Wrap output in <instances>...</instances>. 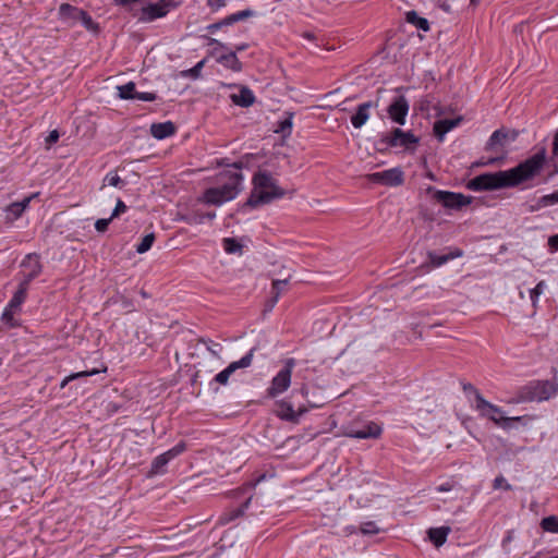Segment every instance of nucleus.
<instances>
[{
	"label": "nucleus",
	"instance_id": "f257e3e1",
	"mask_svg": "<svg viewBox=\"0 0 558 558\" xmlns=\"http://www.w3.org/2000/svg\"><path fill=\"white\" fill-rule=\"evenodd\" d=\"M546 162L547 151L545 147H542L534 155L511 169L476 175L469 181L468 189L472 191H496L515 187L541 175Z\"/></svg>",
	"mask_w": 558,
	"mask_h": 558
},
{
	"label": "nucleus",
	"instance_id": "f03ea898",
	"mask_svg": "<svg viewBox=\"0 0 558 558\" xmlns=\"http://www.w3.org/2000/svg\"><path fill=\"white\" fill-rule=\"evenodd\" d=\"M243 180V174L238 171L222 170L217 174V182L221 183V185L207 189L203 194L202 201L215 206L232 201L242 191Z\"/></svg>",
	"mask_w": 558,
	"mask_h": 558
},
{
	"label": "nucleus",
	"instance_id": "7ed1b4c3",
	"mask_svg": "<svg viewBox=\"0 0 558 558\" xmlns=\"http://www.w3.org/2000/svg\"><path fill=\"white\" fill-rule=\"evenodd\" d=\"M252 184L253 190L243 206L256 208L286 195V191L277 184V180L268 171L255 172Z\"/></svg>",
	"mask_w": 558,
	"mask_h": 558
},
{
	"label": "nucleus",
	"instance_id": "20e7f679",
	"mask_svg": "<svg viewBox=\"0 0 558 558\" xmlns=\"http://www.w3.org/2000/svg\"><path fill=\"white\" fill-rule=\"evenodd\" d=\"M556 391L557 388L549 380H531L517 390L511 402H542L553 397Z\"/></svg>",
	"mask_w": 558,
	"mask_h": 558
},
{
	"label": "nucleus",
	"instance_id": "39448f33",
	"mask_svg": "<svg viewBox=\"0 0 558 558\" xmlns=\"http://www.w3.org/2000/svg\"><path fill=\"white\" fill-rule=\"evenodd\" d=\"M58 17L61 22L66 23L69 26H74L77 22H80L86 31L96 35L100 33L99 24L93 20L87 11L70 3H62L59 7Z\"/></svg>",
	"mask_w": 558,
	"mask_h": 558
},
{
	"label": "nucleus",
	"instance_id": "423d86ee",
	"mask_svg": "<svg viewBox=\"0 0 558 558\" xmlns=\"http://www.w3.org/2000/svg\"><path fill=\"white\" fill-rule=\"evenodd\" d=\"M472 407L478 412L480 416L493 421L504 429H510L513 427L514 422H521L525 418V416H502V410L487 401L483 395L476 397V403H472Z\"/></svg>",
	"mask_w": 558,
	"mask_h": 558
},
{
	"label": "nucleus",
	"instance_id": "0eeeda50",
	"mask_svg": "<svg viewBox=\"0 0 558 558\" xmlns=\"http://www.w3.org/2000/svg\"><path fill=\"white\" fill-rule=\"evenodd\" d=\"M264 477H265V475H262L254 483L250 482V483L243 485L242 487H239L238 489L232 492L233 497L235 499L240 500L241 498H243V501H241L238 507L228 508L219 518L220 524H228V523L244 515L245 511L248 509V506H250L252 497H253L252 494H250L248 496H246V495L250 492H252L255 488L256 484Z\"/></svg>",
	"mask_w": 558,
	"mask_h": 558
},
{
	"label": "nucleus",
	"instance_id": "6e6552de",
	"mask_svg": "<svg viewBox=\"0 0 558 558\" xmlns=\"http://www.w3.org/2000/svg\"><path fill=\"white\" fill-rule=\"evenodd\" d=\"M180 5L177 0H158L155 3L148 2L140 8L138 14H134V19L140 23H150L157 19L165 17L172 9Z\"/></svg>",
	"mask_w": 558,
	"mask_h": 558
},
{
	"label": "nucleus",
	"instance_id": "1a4fd4ad",
	"mask_svg": "<svg viewBox=\"0 0 558 558\" xmlns=\"http://www.w3.org/2000/svg\"><path fill=\"white\" fill-rule=\"evenodd\" d=\"M426 193L432 195V198L441 204L447 209L460 210L472 203V196H466L462 193L450 191L437 190L434 186H428Z\"/></svg>",
	"mask_w": 558,
	"mask_h": 558
},
{
	"label": "nucleus",
	"instance_id": "9d476101",
	"mask_svg": "<svg viewBox=\"0 0 558 558\" xmlns=\"http://www.w3.org/2000/svg\"><path fill=\"white\" fill-rule=\"evenodd\" d=\"M295 366V360L290 357L284 362V366L272 378L269 388L267 389V396L275 398L278 395L284 392L291 385V376Z\"/></svg>",
	"mask_w": 558,
	"mask_h": 558
},
{
	"label": "nucleus",
	"instance_id": "9b49d317",
	"mask_svg": "<svg viewBox=\"0 0 558 558\" xmlns=\"http://www.w3.org/2000/svg\"><path fill=\"white\" fill-rule=\"evenodd\" d=\"M366 179L372 183L395 187L404 183V172L400 167H395L380 172L368 173Z\"/></svg>",
	"mask_w": 558,
	"mask_h": 558
},
{
	"label": "nucleus",
	"instance_id": "f8f14e48",
	"mask_svg": "<svg viewBox=\"0 0 558 558\" xmlns=\"http://www.w3.org/2000/svg\"><path fill=\"white\" fill-rule=\"evenodd\" d=\"M21 268L23 269L21 272V282L29 287L31 282L43 272V264L39 254H27L21 263Z\"/></svg>",
	"mask_w": 558,
	"mask_h": 558
},
{
	"label": "nucleus",
	"instance_id": "ddd939ff",
	"mask_svg": "<svg viewBox=\"0 0 558 558\" xmlns=\"http://www.w3.org/2000/svg\"><path fill=\"white\" fill-rule=\"evenodd\" d=\"M307 412L305 405H300L296 410L292 402L288 399H282L276 402L275 414L282 421L290 423H299L300 417Z\"/></svg>",
	"mask_w": 558,
	"mask_h": 558
},
{
	"label": "nucleus",
	"instance_id": "4468645a",
	"mask_svg": "<svg viewBox=\"0 0 558 558\" xmlns=\"http://www.w3.org/2000/svg\"><path fill=\"white\" fill-rule=\"evenodd\" d=\"M256 348H252L239 361L231 362L223 371L218 373L214 377V381L220 385H227L230 376L239 368L248 367L252 364L253 355Z\"/></svg>",
	"mask_w": 558,
	"mask_h": 558
},
{
	"label": "nucleus",
	"instance_id": "2eb2a0df",
	"mask_svg": "<svg viewBox=\"0 0 558 558\" xmlns=\"http://www.w3.org/2000/svg\"><path fill=\"white\" fill-rule=\"evenodd\" d=\"M118 97L123 100H141V101H155L157 95L155 93H140L136 90L134 82H128L124 85L117 87Z\"/></svg>",
	"mask_w": 558,
	"mask_h": 558
},
{
	"label": "nucleus",
	"instance_id": "dca6fc26",
	"mask_svg": "<svg viewBox=\"0 0 558 558\" xmlns=\"http://www.w3.org/2000/svg\"><path fill=\"white\" fill-rule=\"evenodd\" d=\"M387 112L389 114V118L395 123L403 125L405 123V118L409 112L408 99L402 95L395 97L391 104L388 106Z\"/></svg>",
	"mask_w": 558,
	"mask_h": 558
},
{
	"label": "nucleus",
	"instance_id": "f3484780",
	"mask_svg": "<svg viewBox=\"0 0 558 558\" xmlns=\"http://www.w3.org/2000/svg\"><path fill=\"white\" fill-rule=\"evenodd\" d=\"M383 433V428L375 422H367L361 428H355L353 426L349 427L344 435L350 438L356 439H368V438H379Z\"/></svg>",
	"mask_w": 558,
	"mask_h": 558
},
{
	"label": "nucleus",
	"instance_id": "a211bd4d",
	"mask_svg": "<svg viewBox=\"0 0 558 558\" xmlns=\"http://www.w3.org/2000/svg\"><path fill=\"white\" fill-rule=\"evenodd\" d=\"M518 136L517 131H506L504 129H499L493 132L490 137L488 138L485 150L487 151H495L497 150V147H504L508 142L515 141Z\"/></svg>",
	"mask_w": 558,
	"mask_h": 558
},
{
	"label": "nucleus",
	"instance_id": "6ab92c4d",
	"mask_svg": "<svg viewBox=\"0 0 558 558\" xmlns=\"http://www.w3.org/2000/svg\"><path fill=\"white\" fill-rule=\"evenodd\" d=\"M376 107V104L373 101H366L363 104H360L356 107L355 112L351 116V123L354 126V129H361L369 119L371 117V110Z\"/></svg>",
	"mask_w": 558,
	"mask_h": 558
},
{
	"label": "nucleus",
	"instance_id": "aec40b11",
	"mask_svg": "<svg viewBox=\"0 0 558 558\" xmlns=\"http://www.w3.org/2000/svg\"><path fill=\"white\" fill-rule=\"evenodd\" d=\"M462 117H458L454 119H441L434 123V135L436 138L441 142L445 137V135L450 132L452 129L458 126L461 121Z\"/></svg>",
	"mask_w": 558,
	"mask_h": 558
},
{
	"label": "nucleus",
	"instance_id": "412c9836",
	"mask_svg": "<svg viewBox=\"0 0 558 558\" xmlns=\"http://www.w3.org/2000/svg\"><path fill=\"white\" fill-rule=\"evenodd\" d=\"M177 126L171 121L153 123L150 125V134L157 140H163L174 135Z\"/></svg>",
	"mask_w": 558,
	"mask_h": 558
},
{
	"label": "nucleus",
	"instance_id": "4be33fe9",
	"mask_svg": "<svg viewBox=\"0 0 558 558\" xmlns=\"http://www.w3.org/2000/svg\"><path fill=\"white\" fill-rule=\"evenodd\" d=\"M230 98L234 105L242 108L251 107L256 100L254 93L247 86H241L240 93L232 94Z\"/></svg>",
	"mask_w": 558,
	"mask_h": 558
},
{
	"label": "nucleus",
	"instance_id": "5701e85b",
	"mask_svg": "<svg viewBox=\"0 0 558 558\" xmlns=\"http://www.w3.org/2000/svg\"><path fill=\"white\" fill-rule=\"evenodd\" d=\"M216 61L221 64L223 68L229 69L233 72H241L243 69V63L238 58L235 51H228L227 53L220 54L216 58Z\"/></svg>",
	"mask_w": 558,
	"mask_h": 558
},
{
	"label": "nucleus",
	"instance_id": "b1692460",
	"mask_svg": "<svg viewBox=\"0 0 558 558\" xmlns=\"http://www.w3.org/2000/svg\"><path fill=\"white\" fill-rule=\"evenodd\" d=\"M290 276L286 279H275L271 282V296L268 300L266 306L268 310H272V307L278 302L281 293L283 292L286 286L289 283Z\"/></svg>",
	"mask_w": 558,
	"mask_h": 558
},
{
	"label": "nucleus",
	"instance_id": "393cba45",
	"mask_svg": "<svg viewBox=\"0 0 558 558\" xmlns=\"http://www.w3.org/2000/svg\"><path fill=\"white\" fill-rule=\"evenodd\" d=\"M556 204H558V191L538 197L533 204L529 206L527 210L530 213H534Z\"/></svg>",
	"mask_w": 558,
	"mask_h": 558
},
{
	"label": "nucleus",
	"instance_id": "a878e982",
	"mask_svg": "<svg viewBox=\"0 0 558 558\" xmlns=\"http://www.w3.org/2000/svg\"><path fill=\"white\" fill-rule=\"evenodd\" d=\"M450 531L449 526L432 527L428 530V537L436 547H440L446 543Z\"/></svg>",
	"mask_w": 558,
	"mask_h": 558
},
{
	"label": "nucleus",
	"instance_id": "bb28decb",
	"mask_svg": "<svg viewBox=\"0 0 558 558\" xmlns=\"http://www.w3.org/2000/svg\"><path fill=\"white\" fill-rule=\"evenodd\" d=\"M396 135L399 137V146L408 150H411V146H415L420 142V138L414 133L411 131L404 132L400 128H396Z\"/></svg>",
	"mask_w": 558,
	"mask_h": 558
},
{
	"label": "nucleus",
	"instance_id": "cd10ccee",
	"mask_svg": "<svg viewBox=\"0 0 558 558\" xmlns=\"http://www.w3.org/2000/svg\"><path fill=\"white\" fill-rule=\"evenodd\" d=\"M28 286L20 282L17 290L13 294L12 299L8 303L9 310L17 311L20 306L24 303L27 296Z\"/></svg>",
	"mask_w": 558,
	"mask_h": 558
},
{
	"label": "nucleus",
	"instance_id": "c85d7f7f",
	"mask_svg": "<svg viewBox=\"0 0 558 558\" xmlns=\"http://www.w3.org/2000/svg\"><path fill=\"white\" fill-rule=\"evenodd\" d=\"M405 20L408 23L414 25L417 29L428 32L430 29L427 19L420 16L415 11L407 12Z\"/></svg>",
	"mask_w": 558,
	"mask_h": 558
},
{
	"label": "nucleus",
	"instance_id": "c756f323",
	"mask_svg": "<svg viewBox=\"0 0 558 558\" xmlns=\"http://www.w3.org/2000/svg\"><path fill=\"white\" fill-rule=\"evenodd\" d=\"M207 59L204 58L199 62H197L193 68L189 70H183L180 72L181 77H190L192 80H198L202 76V70L205 66Z\"/></svg>",
	"mask_w": 558,
	"mask_h": 558
},
{
	"label": "nucleus",
	"instance_id": "7c9ffc66",
	"mask_svg": "<svg viewBox=\"0 0 558 558\" xmlns=\"http://www.w3.org/2000/svg\"><path fill=\"white\" fill-rule=\"evenodd\" d=\"M256 159L255 155L253 154H245L243 155L239 160L232 162V171H238L242 173L241 171L243 169H248L252 167V162Z\"/></svg>",
	"mask_w": 558,
	"mask_h": 558
},
{
	"label": "nucleus",
	"instance_id": "2f4dec72",
	"mask_svg": "<svg viewBox=\"0 0 558 558\" xmlns=\"http://www.w3.org/2000/svg\"><path fill=\"white\" fill-rule=\"evenodd\" d=\"M106 185L123 189L126 185V182L123 179H121L116 171H110L104 178V184L101 189Z\"/></svg>",
	"mask_w": 558,
	"mask_h": 558
},
{
	"label": "nucleus",
	"instance_id": "473e14b6",
	"mask_svg": "<svg viewBox=\"0 0 558 558\" xmlns=\"http://www.w3.org/2000/svg\"><path fill=\"white\" fill-rule=\"evenodd\" d=\"M141 0H113V4L123 8L132 17L134 14H138L140 8L136 4Z\"/></svg>",
	"mask_w": 558,
	"mask_h": 558
},
{
	"label": "nucleus",
	"instance_id": "72a5a7b5",
	"mask_svg": "<svg viewBox=\"0 0 558 558\" xmlns=\"http://www.w3.org/2000/svg\"><path fill=\"white\" fill-rule=\"evenodd\" d=\"M256 12L252 9H245L235 13H232L227 16V21L230 23V25H233L236 22L244 21L248 17L256 16Z\"/></svg>",
	"mask_w": 558,
	"mask_h": 558
},
{
	"label": "nucleus",
	"instance_id": "f704fd0d",
	"mask_svg": "<svg viewBox=\"0 0 558 558\" xmlns=\"http://www.w3.org/2000/svg\"><path fill=\"white\" fill-rule=\"evenodd\" d=\"M293 113L287 112V117L278 122L276 132L289 136L292 132Z\"/></svg>",
	"mask_w": 558,
	"mask_h": 558
},
{
	"label": "nucleus",
	"instance_id": "c9c22d12",
	"mask_svg": "<svg viewBox=\"0 0 558 558\" xmlns=\"http://www.w3.org/2000/svg\"><path fill=\"white\" fill-rule=\"evenodd\" d=\"M99 371L96 369V368H93L90 371H83V372H77V373H72L70 374L69 376H66L60 384V388L63 389L70 381L72 380H75V379H78V378H83V377H88V376H93V375H96L98 374Z\"/></svg>",
	"mask_w": 558,
	"mask_h": 558
},
{
	"label": "nucleus",
	"instance_id": "e433bc0d",
	"mask_svg": "<svg viewBox=\"0 0 558 558\" xmlns=\"http://www.w3.org/2000/svg\"><path fill=\"white\" fill-rule=\"evenodd\" d=\"M222 244L223 250L228 254H236L242 252V244L234 238H225Z\"/></svg>",
	"mask_w": 558,
	"mask_h": 558
},
{
	"label": "nucleus",
	"instance_id": "4c0bfd02",
	"mask_svg": "<svg viewBox=\"0 0 558 558\" xmlns=\"http://www.w3.org/2000/svg\"><path fill=\"white\" fill-rule=\"evenodd\" d=\"M155 239L156 236L153 232L144 235L141 242L136 245V252L138 254H144L149 251L155 242Z\"/></svg>",
	"mask_w": 558,
	"mask_h": 558
},
{
	"label": "nucleus",
	"instance_id": "58836bf2",
	"mask_svg": "<svg viewBox=\"0 0 558 558\" xmlns=\"http://www.w3.org/2000/svg\"><path fill=\"white\" fill-rule=\"evenodd\" d=\"M460 255H461V251H458L456 256H460ZM453 257H454V255H452V254H450V255H437L434 252H429L428 253L429 262L435 267H439V266L446 264L448 260H450Z\"/></svg>",
	"mask_w": 558,
	"mask_h": 558
},
{
	"label": "nucleus",
	"instance_id": "ea45409f",
	"mask_svg": "<svg viewBox=\"0 0 558 558\" xmlns=\"http://www.w3.org/2000/svg\"><path fill=\"white\" fill-rule=\"evenodd\" d=\"M541 526L546 532L558 533V517L549 515L543 518Z\"/></svg>",
	"mask_w": 558,
	"mask_h": 558
},
{
	"label": "nucleus",
	"instance_id": "a19ab883",
	"mask_svg": "<svg viewBox=\"0 0 558 558\" xmlns=\"http://www.w3.org/2000/svg\"><path fill=\"white\" fill-rule=\"evenodd\" d=\"M185 450H186V444H185V441L181 440L174 447H172L171 449L163 452L162 456H165L166 459L170 462L172 459L180 456Z\"/></svg>",
	"mask_w": 558,
	"mask_h": 558
},
{
	"label": "nucleus",
	"instance_id": "79ce46f5",
	"mask_svg": "<svg viewBox=\"0 0 558 558\" xmlns=\"http://www.w3.org/2000/svg\"><path fill=\"white\" fill-rule=\"evenodd\" d=\"M169 463V461L166 459L165 456L159 454L157 456L153 462H151V466H150V473L153 474H160V473H163V468Z\"/></svg>",
	"mask_w": 558,
	"mask_h": 558
},
{
	"label": "nucleus",
	"instance_id": "37998d69",
	"mask_svg": "<svg viewBox=\"0 0 558 558\" xmlns=\"http://www.w3.org/2000/svg\"><path fill=\"white\" fill-rule=\"evenodd\" d=\"M380 144H385V148L399 146V137L396 135V128L388 134H383Z\"/></svg>",
	"mask_w": 558,
	"mask_h": 558
},
{
	"label": "nucleus",
	"instance_id": "c03bdc74",
	"mask_svg": "<svg viewBox=\"0 0 558 558\" xmlns=\"http://www.w3.org/2000/svg\"><path fill=\"white\" fill-rule=\"evenodd\" d=\"M216 217L215 211L195 213L192 218L187 219L189 223H203L205 219L211 220Z\"/></svg>",
	"mask_w": 558,
	"mask_h": 558
},
{
	"label": "nucleus",
	"instance_id": "a18cd8bd",
	"mask_svg": "<svg viewBox=\"0 0 558 558\" xmlns=\"http://www.w3.org/2000/svg\"><path fill=\"white\" fill-rule=\"evenodd\" d=\"M360 531L364 535H373L379 533V529L373 521H367L361 524Z\"/></svg>",
	"mask_w": 558,
	"mask_h": 558
},
{
	"label": "nucleus",
	"instance_id": "49530a36",
	"mask_svg": "<svg viewBox=\"0 0 558 558\" xmlns=\"http://www.w3.org/2000/svg\"><path fill=\"white\" fill-rule=\"evenodd\" d=\"M544 287H545V282L544 281H539L535 288H533L531 291H530V298H531V301L532 303L535 305V303L537 302L538 300V296L543 293L544 291Z\"/></svg>",
	"mask_w": 558,
	"mask_h": 558
},
{
	"label": "nucleus",
	"instance_id": "de8ad7c7",
	"mask_svg": "<svg viewBox=\"0 0 558 558\" xmlns=\"http://www.w3.org/2000/svg\"><path fill=\"white\" fill-rule=\"evenodd\" d=\"M493 487L495 489H505V490H512V486L506 481V478L502 475L497 476L493 482Z\"/></svg>",
	"mask_w": 558,
	"mask_h": 558
},
{
	"label": "nucleus",
	"instance_id": "09e8293b",
	"mask_svg": "<svg viewBox=\"0 0 558 558\" xmlns=\"http://www.w3.org/2000/svg\"><path fill=\"white\" fill-rule=\"evenodd\" d=\"M225 26H230V23L227 21V16L225 19L216 22V23L209 24L208 26H206V29L210 34H214V33H216L217 31L221 29Z\"/></svg>",
	"mask_w": 558,
	"mask_h": 558
},
{
	"label": "nucleus",
	"instance_id": "8fccbe9b",
	"mask_svg": "<svg viewBox=\"0 0 558 558\" xmlns=\"http://www.w3.org/2000/svg\"><path fill=\"white\" fill-rule=\"evenodd\" d=\"M203 38H206L208 40V46H214L215 49L210 52V54H215L216 53V50L217 49H226L228 50V47L226 44L221 43L220 40L216 39V38H213V37H208V36H203Z\"/></svg>",
	"mask_w": 558,
	"mask_h": 558
},
{
	"label": "nucleus",
	"instance_id": "3c124183",
	"mask_svg": "<svg viewBox=\"0 0 558 558\" xmlns=\"http://www.w3.org/2000/svg\"><path fill=\"white\" fill-rule=\"evenodd\" d=\"M111 220H112V218H111V217H109V218H107V219L102 218V219H98V220H96V222H95V229H96L98 232H101V233H102V232H106V231L108 230V227H109V223H110V221H111Z\"/></svg>",
	"mask_w": 558,
	"mask_h": 558
},
{
	"label": "nucleus",
	"instance_id": "603ef678",
	"mask_svg": "<svg viewBox=\"0 0 558 558\" xmlns=\"http://www.w3.org/2000/svg\"><path fill=\"white\" fill-rule=\"evenodd\" d=\"M462 389L464 393L469 395L472 393L474 396V403H476V397L478 395H482L477 388H475L471 383H464L462 384Z\"/></svg>",
	"mask_w": 558,
	"mask_h": 558
},
{
	"label": "nucleus",
	"instance_id": "864d4df0",
	"mask_svg": "<svg viewBox=\"0 0 558 558\" xmlns=\"http://www.w3.org/2000/svg\"><path fill=\"white\" fill-rule=\"evenodd\" d=\"M125 211H126V205L124 204L123 201H121L119 198L110 217L113 219Z\"/></svg>",
	"mask_w": 558,
	"mask_h": 558
},
{
	"label": "nucleus",
	"instance_id": "5fc2aeb1",
	"mask_svg": "<svg viewBox=\"0 0 558 558\" xmlns=\"http://www.w3.org/2000/svg\"><path fill=\"white\" fill-rule=\"evenodd\" d=\"M207 5L213 12L226 7V0H207Z\"/></svg>",
	"mask_w": 558,
	"mask_h": 558
},
{
	"label": "nucleus",
	"instance_id": "6e6d98bb",
	"mask_svg": "<svg viewBox=\"0 0 558 558\" xmlns=\"http://www.w3.org/2000/svg\"><path fill=\"white\" fill-rule=\"evenodd\" d=\"M8 211L10 214L13 215L14 218H19L22 216V214L24 213L23 210V207L15 204V203H12L9 207H8Z\"/></svg>",
	"mask_w": 558,
	"mask_h": 558
},
{
	"label": "nucleus",
	"instance_id": "4d7b16f0",
	"mask_svg": "<svg viewBox=\"0 0 558 558\" xmlns=\"http://www.w3.org/2000/svg\"><path fill=\"white\" fill-rule=\"evenodd\" d=\"M15 312H16L15 310H9V306L7 305L3 311V314H2L3 320H5V323L10 324L11 326H13V324L11 322L13 320V315Z\"/></svg>",
	"mask_w": 558,
	"mask_h": 558
},
{
	"label": "nucleus",
	"instance_id": "13d9d810",
	"mask_svg": "<svg viewBox=\"0 0 558 558\" xmlns=\"http://www.w3.org/2000/svg\"><path fill=\"white\" fill-rule=\"evenodd\" d=\"M59 137H60L59 132H58L57 130H53V131H51V132L49 133V135L46 137V143H47L48 145H52V144H54V143H57V142H58Z\"/></svg>",
	"mask_w": 558,
	"mask_h": 558
},
{
	"label": "nucleus",
	"instance_id": "bf43d9fd",
	"mask_svg": "<svg viewBox=\"0 0 558 558\" xmlns=\"http://www.w3.org/2000/svg\"><path fill=\"white\" fill-rule=\"evenodd\" d=\"M452 488H453V484L450 483V482H446V483L440 484L439 486H437L436 490L439 492V493H446V492H450Z\"/></svg>",
	"mask_w": 558,
	"mask_h": 558
},
{
	"label": "nucleus",
	"instance_id": "052dcab7",
	"mask_svg": "<svg viewBox=\"0 0 558 558\" xmlns=\"http://www.w3.org/2000/svg\"><path fill=\"white\" fill-rule=\"evenodd\" d=\"M217 165L220 167H226L227 169H232V162L229 161V158H221L217 160Z\"/></svg>",
	"mask_w": 558,
	"mask_h": 558
},
{
	"label": "nucleus",
	"instance_id": "680f3d73",
	"mask_svg": "<svg viewBox=\"0 0 558 558\" xmlns=\"http://www.w3.org/2000/svg\"><path fill=\"white\" fill-rule=\"evenodd\" d=\"M548 244L553 248L558 250V234L551 235L548 240Z\"/></svg>",
	"mask_w": 558,
	"mask_h": 558
},
{
	"label": "nucleus",
	"instance_id": "e2e57ef3",
	"mask_svg": "<svg viewBox=\"0 0 558 558\" xmlns=\"http://www.w3.org/2000/svg\"><path fill=\"white\" fill-rule=\"evenodd\" d=\"M553 155L558 156V131L556 132L553 141Z\"/></svg>",
	"mask_w": 558,
	"mask_h": 558
},
{
	"label": "nucleus",
	"instance_id": "0e129e2a",
	"mask_svg": "<svg viewBox=\"0 0 558 558\" xmlns=\"http://www.w3.org/2000/svg\"><path fill=\"white\" fill-rule=\"evenodd\" d=\"M375 148L377 151H379L381 154L388 151V148H385V144H380V138L376 142Z\"/></svg>",
	"mask_w": 558,
	"mask_h": 558
},
{
	"label": "nucleus",
	"instance_id": "69168bd1",
	"mask_svg": "<svg viewBox=\"0 0 558 558\" xmlns=\"http://www.w3.org/2000/svg\"><path fill=\"white\" fill-rule=\"evenodd\" d=\"M512 541V532L509 531L507 536L502 539V547L506 548L507 544Z\"/></svg>",
	"mask_w": 558,
	"mask_h": 558
},
{
	"label": "nucleus",
	"instance_id": "338daca9",
	"mask_svg": "<svg viewBox=\"0 0 558 558\" xmlns=\"http://www.w3.org/2000/svg\"><path fill=\"white\" fill-rule=\"evenodd\" d=\"M248 48V44H240V45H236L235 46V49L233 51L236 52H242L244 50H246Z\"/></svg>",
	"mask_w": 558,
	"mask_h": 558
},
{
	"label": "nucleus",
	"instance_id": "774afa93",
	"mask_svg": "<svg viewBox=\"0 0 558 558\" xmlns=\"http://www.w3.org/2000/svg\"><path fill=\"white\" fill-rule=\"evenodd\" d=\"M31 197H25L22 202H17L16 204L23 207V210L27 208L29 205Z\"/></svg>",
	"mask_w": 558,
	"mask_h": 558
}]
</instances>
